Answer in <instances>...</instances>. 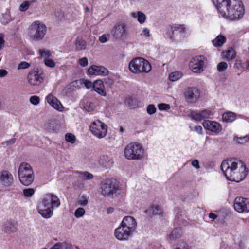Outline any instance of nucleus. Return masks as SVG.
<instances>
[{
	"label": "nucleus",
	"instance_id": "603ef678",
	"mask_svg": "<svg viewBox=\"0 0 249 249\" xmlns=\"http://www.w3.org/2000/svg\"><path fill=\"white\" fill-rule=\"evenodd\" d=\"M29 4L27 1L24 2L22 3L19 7V10L21 11H25L28 9Z\"/></svg>",
	"mask_w": 249,
	"mask_h": 249
},
{
	"label": "nucleus",
	"instance_id": "c756f323",
	"mask_svg": "<svg viewBox=\"0 0 249 249\" xmlns=\"http://www.w3.org/2000/svg\"><path fill=\"white\" fill-rule=\"evenodd\" d=\"M249 140V137L247 135L242 137L234 136L233 138L234 141L236 142L237 143L244 144L247 142Z\"/></svg>",
	"mask_w": 249,
	"mask_h": 249
},
{
	"label": "nucleus",
	"instance_id": "c03bdc74",
	"mask_svg": "<svg viewBox=\"0 0 249 249\" xmlns=\"http://www.w3.org/2000/svg\"><path fill=\"white\" fill-rule=\"evenodd\" d=\"M158 107L160 110H168L170 108V105L165 103L159 104L158 105Z\"/></svg>",
	"mask_w": 249,
	"mask_h": 249
},
{
	"label": "nucleus",
	"instance_id": "423d86ee",
	"mask_svg": "<svg viewBox=\"0 0 249 249\" xmlns=\"http://www.w3.org/2000/svg\"><path fill=\"white\" fill-rule=\"evenodd\" d=\"M47 32L46 25L40 21L34 22L30 26L28 35L34 41H40L45 36Z\"/></svg>",
	"mask_w": 249,
	"mask_h": 249
},
{
	"label": "nucleus",
	"instance_id": "2eb2a0df",
	"mask_svg": "<svg viewBox=\"0 0 249 249\" xmlns=\"http://www.w3.org/2000/svg\"><path fill=\"white\" fill-rule=\"evenodd\" d=\"M184 96L188 102L195 103L199 98L200 92L196 87H188L184 92Z\"/></svg>",
	"mask_w": 249,
	"mask_h": 249
},
{
	"label": "nucleus",
	"instance_id": "ddd939ff",
	"mask_svg": "<svg viewBox=\"0 0 249 249\" xmlns=\"http://www.w3.org/2000/svg\"><path fill=\"white\" fill-rule=\"evenodd\" d=\"M205 66L204 57L202 55L196 56L190 61L189 67L194 73H200L203 71Z\"/></svg>",
	"mask_w": 249,
	"mask_h": 249
},
{
	"label": "nucleus",
	"instance_id": "2f4dec72",
	"mask_svg": "<svg viewBox=\"0 0 249 249\" xmlns=\"http://www.w3.org/2000/svg\"><path fill=\"white\" fill-rule=\"evenodd\" d=\"M84 107V109L88 112H91L93 111L94 109H95V106L94 105V103L90 101H87L85 104Z\"/></svg>",
	"mask_w": 249,
	"mask_h": 249
},
{
	"label": "nucleus",
	"instance_id": "f8f14e48",
	"mask_svg": "<svg viewBox=\"0 0 249 249\" xmlns=\"http://www.w3.org/2000/svg\"><path fill=\"white\" fill-rule=\"evenodd\" d=\"M42 72L37 68L30 71L27 74L28 83L32 86H37L44 81L42 76Z\"/></svg>",
	"mask_w": 249,
	"mask_h": 249
},
{
	"label": "nucleus",
	"instance_id": "774afa93",
	"mask_svg": "<svg viewBox=\"0 0 249 249\" xmlns=\"http://www.w3.org/2000/svg\"><path fill=\"white\" fill-rule=\"evenodd\" d=\"M177 235H180V234H170L169 238L170 240H174L178 238Z\"/></svg>",
	"mask_w": 249,
	"mask_h": 249
},
{
	"label": "nucleus",
	"instance_id": "680f3d73",
	"mask_svg": "<svg viewBox=\"0 0 249 249\" xmlns=\"http://www.w3.org/2000/svg\"><path fill=\"white\" fill-rule=\"evenodd\" d=\"M182 232V230L181 228L178 227L175 228L173 231L172 233H179Z\"/></svg>",
	"mask_w": 249,
	"mask_h": 249
},
{
	"label": "nucleus",
	"instance_id": "1a4fd4ad",
	"mask_svg": "<svg viewBox=\"0 0 249 249\" xmlns=\"http://www.w3.org/2000/svg\"><path fill=\"white\" fill-rule=\"evenodd\" d=\"M100 188L101 194L104 196H108L115 194L119 190V186L116 180L109 178L102 181Z\"/></svg>",
	"mask_w": 249,
	"mask_h": 249
},
{
	"label": "nucleus",
	"instance_id": "f257e3e1",
	"mask_svg": "<svg viewBox=\"0 0 249 249\" xmlns=\"http://www.w3.org/2000/svg\"><path fill=\"white\" fill-rule=\"evenodd\" d=\"M245 14L241 0H219V16L234 21L242 19Z\"/></svg>",
	"mask_w": 249,
	"mask_h": 249
},
{
	"label": "nucleus",
	"instance_id": "052dcab7",
	"mask_svg": "<svg viewBox=\"0 0 249 249\" xmlns=\"http://www.w3.org/2000/svg\"><path fill=\"white\" fill-rule=\"evenodd\" d=\"M7 74V71L4 69H0V77H3Z\"/></svg>",
	"mask_w": 249,
	"mask_h": 249
},
{
	"label": "nucleus",
	"instance_id": "58836bf2",
	"mask_svg": "<svg viewBox=\"0 0 249 249\" xmlns=\"http://www.w3.org/2000/svg\"><path fill=\"white\" fill-rule=\"evenodd\" d=\"M85 213V211L83 208H79L76 210L74 213L75 216L79 218L82 216Z\"/></svg>",
	"mask_w": 249,
	"mask_h": 249
},
{
	"label": "nucleus",
	"instance_id": "7c9ffc66",
	"mask_svg": "<svg viewBox=\"0 0 249 249\" xmlns=\"http://www.w3.org/2000/svg\"><path fill=\"white\" fill-rule=\"evenodd\" d=\"M182 77V73L179 71L172 72L169 76V79L172 81H175L178 80Z\"/></svg>",
	"mask_w": 249,
	"mask_h": 249
},
{
	"label": "nucleus",
	"instance_id": "473e14b6",
	"mask_svg": "<svg viewBox=\"0 0 249 249\" xmlns=\"http://www.w3.org/2000/svg\"><path fill=\"white\" fill-rule=\"evenodd\" d=\"M35 192V190L33 188H26L23 190V195L26 197H31Z\"/></svg>",
	"mask_w": 249,
	"mask_h": 249
},
{
	"label": "nucleus",
	"instance_id": "9b49d317",
	"mask_svg": "<svg viewBox=\"0 0 249 249\" xmlns=\"http://www.w3.org/2000/svg\"><path fill=\"white\" fill-rule=\"evenodd\" d=\"M91 133L98 138L105 137L107 133V125L99 120L94 121L90 125Z\"/></svg>",
	"mask_w": 249,
	"mask_h": 249
},
{
	"label": "nucleus",
	"instance_id": "09e8293b",
	"mask_svg": "<svg viewBox=\"0 0 249 249\" xmlns=\"http://www.w3.org/2000/svg\"><path fill=\"white\" fill-rule=\"evenodd\" d=\"M78 63L82 67H86L88 64V60L87 57H83L79 60Z\"/></svg>",
	"mask_w": 249,
	"mask_h": 249
},
{
	"label": "nucleus",
	"instance_id": "338daca9",
	"mask_svg": "<svg viewBox=\"0 0 249 249\" xmlns=\"http://www.w3.org/2000/svg\"><path fill=\"white\" fill-rule=\"evenodd\" d=\"M212 43L214 46H218V36H217L212 41Z\"/></svg>",
	"mask_w": 249,
	"mask_h": 249
},
{
	"label": "nucleus",
	"instance_id": "39448f33",
	"mask_svg": "<svg viewBox=\"0 0 249 249\" xmlns=\"http://www.w3.org/2000/svg\"><path fill=\"white\" fill-rule=\"evenodd\" d=\"M130 71L135 74L148 73L151 70V66L149 62L143 58H136L132 60L129 64Z\"/></svg>",
	"mask_w": 249,
	"mask_h": 249
},
{
	"label": "nucleus",
	"instance_id": "8fccbe9b",
	"mask_svg": "<svg viewBox=\"0 0 249 249\" xmlns=\"http://www.w3.org/2000/svg\"><path fill=\"white\" fill-rule=\"evenodd\" d=\"M228 68V64L226 62H222L219 63V71H223Z\"/></svg>",
	"mask_w": 249,
	"mask_h": 249
},
{
	"label": "nucleus",
	"instance_id": "13d9d810",
	"mask_svg": "<svg viewBox=\"0 0 249 249\" xmlns=\"http://www.w3.org/2000/svg\"><path fill=\"white\" fill-rule=\"evenodd\" d=\"M192 165L196 169H199L200 168L199 161L197 160H193L192 162Z\"/></svg>",
	"mask_w": 249,
	"mask_h": 249
},
{
	"label": "nucleus",
	"instance_id": "69168bd1",
	"mask_svg": "<svg viewBox=\"0 0 249 249\" xmlns=\"http://www.w3.org/2000/svg\"><path fill=\"white\" fill-rule=\"evenodd\" d=\"M195 130L198 133H201L202 128L201 126H195Z\"/></svg>",
	"mask_w": 249,
	"mask_h": 249
},
{
	"label": "nucleus",
	"instance_id": "aec40b11",
	"mask_svg": "<svg viewBox=\"0 0 249 249\" xmlns=\"http://www.w3.org/2000/svg\"><path fill=\"white\" fill-rule=\"evenodd\" d=\"M236 53L232 48L230 47L228 50L223 51L221 53L222 58L228 61H231L236 57Z\"/></svg>",
	"mask_w": 249,
	"mask_h": 249
},
{
	"label": "nucleus",
	"instance_id": "a211bd4d",
	"mask_svg": "<svg viewBox=\"0 0 249 249\" xmlns=\"http://www.w3.org/2000/svg\"><path fill=\"white\" fill-rule=\"evenodd\" d=\"M13 180V176L8 171L4 170L0 173V181L4 185L9 186Z\"/></svg>",
	"mask_w": 249,
	"mask_h": 249
},
{
	"label": "nucleus",
	"instance_id": "5fc2aeb1",
	"mask_svg": "<svg viewBox=\"0 0 249 249\" xmlns=\"http://www.w3.org/2000/svg\"><path fill=\"white\" fill-rule=\"evenodd\" d=\"M104 83L106 85L109 87H111L114 83V80L109 77L104 78Z\"/></svg>",
	"mask_w": 249,
	"mask_h": 249
},
{
	"label": "nucleus",
	"instance_id": "f3484780",
	"mask_svg": "<svg viewBox=\"0 0 249 249\" xmlns=\"http://www.w3.org/2000/svg\"><path fill=\"white\" fill-rule=\"evenodd\" d=\"M46 100L47 102L51 105L53 108H55L59 111H62L63 110V106L61 102L53 94H49L46 97Z\"/></svg>",
	"mask_w": 249,
	"mask_h": 249
},
{
	"label": "nucleus",
	"instance_id": "ea45409f",
	"mask_svg": "<svg viewBox=\"0 0 249 249\" xmlns=\"http://www.w3.org/2000/svg\"><path fill=\"white\" fill-rule=\"evenodd\" d=\"M110 36V35L109 34H105L99 37V40L101 43H104L109 40Z\"/></svg>",
	"mask_w": 249,
	"mask_h": 249
},
{
	"label": "nucleus",
	"instance_id": "c9c22d12",
	"mask_svg": "<svg viewBox=\"0 0 249 249\" xmlns=\"http://www.w3.org/2000/svg\"><path fill=\"white\" fill-rule=\"evenodd\" d=\"M88 202V198L84 195H82L81 196H80L77 200L78 204L83 206H85L87 205Z\"/></svg>",
	"mask_w": 249,
	"mask_h": 249
},
{
	"label": "nucleus",
	"instance_id": "0eeeda50",
	"mask_svg": "<svg viewBox=\"0 0 249 249\" xmlns=\"http://www.w3.org/2000/svg\"><path fill=\"white\" fill-rule=\"evenodd\" d=\"M124 155L128 160H141L143 157V149L140 144L131 142L125 147Z\"/></svg>",
	"mask_w": 249,
	"mask_h": 249
},
{
	"label": "nucleus",
	"instance_id": "6ab92c4d",
	"mask_svg": "<svg viewBox=\"0 0 249 249\" xmlns=\"http://www.w3.org/2000/svg\"><path fill=\"white\" fill-rule=\"evenodd\" d=\"M212 114L211 111L206 109L202 111L200 113L193 111L191 113L190 115L192 119L196 121H200L203 119L209 118Z\"/></svg>",
	"mask_w": 249,
	"mask_h": 249
},
{
	"label": "nucleus",
	"instance_id": "de8ad7c7",
	"mask_svg": "<svg viewBox=\"0 0 249 249\" xmlns=\"http://www.w3.org/2000/svg\"><path fill=\"white\" fill-rule=\"evenodd\" d=\"M116 238L119 240H127L130 234H115Z\"/></svg>",
	"mask_w": 249,
	"mask_h": 249
},
{
	"label": "nucleus",
	"instance_id": "6e6552de",
	"mask_svg": "<svg viewBox=\"0 0 249 249\" xmlns=\"http://www.w3.org/2000/svg\"><path fill=\"white\" fill-rule=\"evenodd\" d=\"M136 227L137 222L134 217L125 216L121 226L115 229L114 233H132L136 231Z\"/></svg>",
	"mask_w": 249,
	"mask_h": 249
},
{
	"label": "nucleus",
	"instance_id": "0e129e2a",
	"mask_svg": "<svg viewBox=\"0 0 249 249\" xmlns=\"http://www.w3.org/2000/svg\"><path fill=\"white\" fill-rule=\"evenodd\" d=\"M3 35L2 34H0V49H1L4 43L3 39Z\"/></svg>",
	"mask_w": 249,
	"mask_h": 249
},
{
	"label": "nucleus",
	"instance_id": "c85d7f7f",
	"mask_svg": "<svg viewBox=\"0 0 249 249\" xmlns=\"http://www.w3.org/2000/svg\"><path fill=\"white\" fill-rule=\"evenodd\" d=\"M76 49L77 51L85 50L86 47V42L81 39H77L75 42Z\"/></svg>",
	"mask_w": 249,
	"mask_h": 249
},
{
	"label": "nucleus",
	"instance_id": "4d7b16f0",
	"mask_svg": "<svg viewBox=\"0 0 249 249\" xmlns=\"http://www.w3.org/2000/svg\"><path fill=\"white\" fill-rule=\"evenodd\" d=\"M175 249H188V246L186 245V243L182 242Z\"/></svg>",
	"mask_w": 249,
	"mask_h": 249
},
{
	"label": "nucleus",
	"instance_id": "9d476101",
	"mask_svg": "<svg viewBox=\"0 0 249 249\" xmlns=\"http://www.w3.org/2000/svg\"><path fill=\"white\" fill-rule=\"evenodd\" d=\"M112 37L117 40H124L126 38L128 31L125 23L119 22L113 27L110 31Z\"/></svg>",
	"mask_w": 249,
	"mask_h": 249
},
{
	"label": "nucleus",
	"instance_id": "79ce46f5",
	"mask_svg": "<svg viewBox=\"0 0 249 249\" xmlns=\"http://www.w3.org/2000/svg\"><path fill=\"white\" fill-rule=\"evenodd\" d=\"M156 111V108L153 104L149 105L147 107V112L149 115L154 114Z\"/></svg>",
	"mask_w": 249,
	"mask_h": 249
},
{
	"label": "nucleus",
	"instance_id": "4468645a",
	"mask_svg": "<svg viewBox=\"0 0 249 249\" xmlns=\"http://www.w3.org/2000/svg\"><path fill=\"white\" fill-rule=\"evenodd\" d=\"M233 206L235 210L239 213H247L249 212V202L244 197H236Z\"/></svg>",
	"mask_w": 249,
	"mask_h": 249
},
{
	"label": "nucleus",
	"instance_id": "864d4df0",
	"mask_svg": "<svg viewBox=\"0 0 249 249\" xmlns=\"http://www.w3.org/2000/svg\"><path fill=\"white\" fill-rule=\"evenodd\" d=\"M174 33V28H173L171 26H169L167 28V34L168 35V36L171 39L173 38Z\"/></svg>",
	"mask_w": 249,
	"mask_h": 249
},
{
	"label": "nucleus",
	"instance_id": "a878e982",
	"mask_svg": "<svg viewBox=\"0 0 249 249\" xmlns=\"http://www.w3.org/2000/svg\"><path fill=\"white\" fill-rule=\"evenodd\" d=\"M153 215H160L163 216V212L162 208L158 205L153 206L147 210Z\"/></svg>",
	"mask_w": 249,
	"mask_h": 249
},
{
	"label": "nucleus",
	"instance_id": "393cba45",
	"mask_svg": "<svg viewBox=\"0 0 249 249\" xmlns=\"http://www.w3.org/2000/svg\"><path fill=\"white\" fill-rule=\"evenodd\" d=\"M131 16L134 18H137V20L140 24L143 23L146 20V15L141 11H138L137 12H133L131 13Z\"/></svg>",
	"mask_w": 249,
	"mask_h": 249
},
{
	"label": "nucleus",
	"instance_id": "4be33fe9",
	"mask_svg": "<svg viewBox=\"0 0 249 249\" xmlns=\"http://www.w3.org/2000/svg\"><path fill=\"white\" fill-rule=\"evenodd\" d=\"M2 230L4 232H15L17 231V227L16 224L11 221H9L6 222L3 224Z\"/></svg>",
	"mask_w": 249,
	"mask_h": 249
},
{
	"label": "nucleus",
	"instance_id": "4c0bfd02",
	"mask_svg": "<svg viewBox=\"0 0 249 249\" xmlns=\"http://www.w3.org/2000/svg\"><path fill=\"white\" fill-rule=\"evenodd\" d=\"M65 139L67 142L73 143L75 141L76 138L75 136L71 133H67L65 135Z\"/></svg>",
	"mask_w": 249,
	"mask_h": 249
},
{
	"label": "nucleus",
	"instance_id": "cd10ccee",
	"mask_svg": "<svg viewBox=\"0 0 249 249\" xmlns=\"http://www.w3.org/2000/svg\"><path fill=\"white\" fill-rule=\"evenodd\" d=\"M79 177L82 180H91L93 178V175L88 171H83L79 172Z\"/></svg>",
	"mask_w": 249,
	"mask_h": 249
},
{
	"label": "nucleus",
	"instance_id": "37998d69",
	"mask_svg": "<svg viewBox=\"0 0 249 249\" xmlns=\"http://www.w3.org/2000/svg\"><path fill=\"white\" fill-rule=\"evenodd\" d=\"M44 63L46 66L50 68H54L55 66V63L52 59H46Z\"/></svg>",
	"mask_w": 249,
	"mask_h": 249
},
{
	"label": "nucleus",
	"instance_id": "49530a36",
	"mask_svg": "<svg viewBox=\"0 0 249 249\" xmlns=\"http://www.w3.org/2000/svg\"><path fill=\"white\" fill-rule=\"evenodd\" d=\"M171 26L173 28H174V31L180 30V32H183L184 30L185 29V27L184 25L175 24Z\"/></svg>",
	"mask_w": 249,
	"mask_h": 249
},
{
	"label": "nucleus",
	"instance_id": "f03ea898",
	"mask_svg": "<svg viewBox=\"0 0 249 249\" xmlns=\"http://www.w3.org/2000/svg\"><path fill=\"white\" fill-rule=\"evenodd\" d=\"M220 169L227 179L236 182L243 180L248 173L245 164L237 159L224 160L221 163Z\"/></svg>",
	"mask_w": 249,
	"mask_h": 249
},
{
	"label": "nucleus",
	"instance_id": "20e7f679",
	"mask_svg": "<svg viewBox=\"0 0 249 249\" xmlns=\"http://www.w3.org/2000/svg\"><path fill=\"white\" fill-rule=\"evenodd\" d=\"M19 181L25 186L31 185L34 180V174L32 167L27 162L21 163L18 170Z\"/></svg>",
	"mask_w": 249,
	"mask_h": 249
},
{
	"label": "nucleus",
	"instance_id": "dca6fc26",
	"mask_svg": "<svg viewBox=\"0 0 249 249\" xmlns=\"http://www.w3.org/2000/svg\"><path fill=\"white\" fill-rule=\"evenodd\" d=\"M88 73L91 75L106 76L108 73V71L101 66L92 65L88 70Z\"/></svg>",
	"mask_w": 249,
	"mask_h": 249
},
{
	"label": "nucleus",
	"instance_id": "bb28decb",
	"mask_svg": "<svg viewBox=\"0 0 249 249\" xmlns=\"http://www.w3.org/2000/svg\"><path fill=\"white\" fill-rule=\"evenodd\" d=\"M71 245L66 242H58L50 249H71Z\"/></svg>",
	"mask_w": 249,
	"mask_h": 249
},
{
	"label": "nucleus",
	"instance_id": "72a5a7b5",
	"mask_svg": "<svg viewBox=\"0 0 249 249\" xmlns=\"http://www.w3.org/2000/svg\"><path fill=\"white\" fill-rule=\"evenodd\" d=\"M229 214V211L228 209H221L219 213V217L221 218V221L224 222V219Z\"/></svg>",
	"mask_w": 249,
	"mask_h": 249
},
{
	"label": "nucleus",
	"instance_id": "bf43d9fd",
	"mask_svg": "<svg viewBox=\"0 0 249 249\" xmlns=\"http://www.w3.org/2000/svg\"><path fill=\"white\" fill-rule=\"evenodd\" d=\"M142 33L143 35L146 37H148L150 36L149 30L146 28H145L143 29Z\"/></svg>",
	"mask_w": 249,
	"mask_h": 249
},
{
	"label": "nucleus",
	"instance_id": "e2e57ef3",
	"mask_svg": "<svg viewBox=\"0 0 249 249\" xmlns=\"http://www.w3.org/2000/svg\"><path fill=\"white\" fill-rule=\"evenodd\" d=\"M209 217L212 219V221H213L215 219H216L217 216L216 214H215L212 213H210L209 214Z\"/></svg>",
	"mask_w": 249,
	"mask_h": 249
},
{
	"label": "nucleus",
	"instance_id": "e433bc0d",
	"mask_svg": "<svg viewBox=\"0 0 249 249\" xmlns=\"http://www.w3.org/2000/svg\"><path fill=\"white\" fill-rule=\"evenodd\" d=\"M11 20L10 16L8 13H5L3 15L2 18H1V22L6 25Z\"/></svg>",
	"mask_w": 249,
	"mask_h": 249
},
{
	"label": "nucleus",
	"instance_id": "412c9836",
	"mask_svg": "<svg viewBox=\"0 0 249 249\" xmlns=\"http://www.w3.org/2000/svg\"><path fill=\"white\" fill-rule=\"evenodd\" d=\"M93 89L99 94L103 96H106V92L105 90L104 82L101 80H98L93 83Z\"/></svg>",
	"mask_w": 249,
	"mask_h": 249
},
{
	"label": "nucleus",
	"instance_id": "6e6d98bb",
	"mask_svg": "<svg viewBox=\"0 0 249 249\" xmlns=\"http://www.w3.org/2000/svg\"><path fill=\"white\" fill-rule=\"evenodd\" d=\"M226 38L225 36L221 35H219V47L221 46L226 41Z\"/></svg>",
	"mask_w": 249,
	"mask_h": 249
},
{
	"label": "nucleus",
	"instance_id": "b1692460",
	"mask_svg": "<svg viewBox=\"0 0 249 249\" xmlns=\"http://www.w3.org/2000/svg\"><path fill=\"white\" fill-rule=\"evenodd\" d=\"M236 118V114L232 112H226L222 115V120L226 123H231Z\"/></svg>",
	"mask_w": 249,
	"mask_h": 249
},
{
	"label": "nucleus",
	"instance_id": "a19ab883",
	"mask_svg": "<svg viewBox=\"0 0 249 249\" xmlns=\"http://www.w3.org/2000/svg\"><path fill=\"white\" fill-rule=\"evenodd\" d=\"M31 66L30 64L25 61L21 62L18 64L17 69H25L28 68Z\"/></svg>",
	"mask_w": 249,
	"mask_h": 249
},
{
	"label": "nucleus",
	"instance_id": "a18cd8bd",
	"mask_svg": "<svg viewBox=\"0 0 249 249\" xmlns=\"http://www.w3.org/2000/svg\"><path fill=\"white\" fill-rule=\"evenodd\" d=\"M30 101L33 105H37L39 103L40 99L37 96H33L30 97Z\"/></svg>",
	"mask_w": 249,
	"mask_h": 249
},
{
	"label": "nucleus",
	"instance_id": "f704fd0d",
	"mask_svg": "<svg viewBox=\"0 0 249 249\" xmlns=\"http://www.w3.org/2000/svg\"><path fill=\"white\" fill-rule=\"evenodd\" d=\"M39 54L41 57H46L49 58L51 56L50 51L45 49H39Z\"/></svg>",
	"mask_w": 249,
	"mask_h": 249
},
{
	"label": "nucleus",
	"instance_id": "3c124183",
	"mask_svg": "<svg viewBox=\"0 0 249 249\" xmlns=\"http://www.w3.org/2000/svg\"><path fill=\"white\" fill-rule=\"evenodd\" d=\"M82 83L87 89H89L91 87L93 88V83L89 80L83 79L82 80Z\"/></svg>",
	"mask_w": 249,
	"mask_h": 249
},
{
	"label": "nucleus",
	"instance_id": "5701e85b",
	"mask_svg": "<svg viewBox=\"0 0 249 249\" xmlns=\"http://www.w3.org/2000/svg\"><path fill=\"white\" fill-rule=\"evenodd\" d=\"M204 127L213 132H216L218 130L217 123L216 122L205 121L203 123Z\"/></svg>",
	"mask_w": 249,
	"mask_h": 249
},
{
	"label": "nucleus",
	"instance_id": "7ed1b4c3",
	"mask_svg": "<svg viewBox=\"0 0 249 249\" xmlns=\"http://www.w3.org/2000/svg\"><path fill=\"white\" fill-rule=\"evenodd\" d=\"M60 201L58 197L52 194H47L37 207L38 213L44 218H49L53 213V209L58 207Z\"/></svg>",
	"mask_w": 249,
	"mask_h": 249
}]
</instances>
